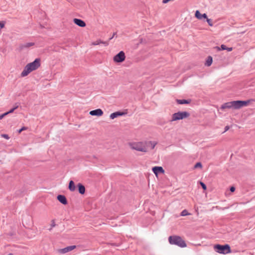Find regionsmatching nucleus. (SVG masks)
<instances>
[{"instance_id": "1", "label": "nucleus", "mask_w": 255, "mask_h": 255, "mask_svg": "<svg viewBox=\"0 0 255 255\" xmlns=\"http://www.w3.org/2000/svg\"><path fill=\"white\" fill-rule=\"evenodd\" d=\"M157 142L155 141H142L131 142L128 143L129 147L132 150H135L142 152H147L148 148L152 149Z\"/></svg>"}, {"instance_id": "2", "label": "nucleus", "mask_w": 255, "mask_h": 255, "mask_svg": "<svg viewBox=\"0 0 255 255\" xmlns=\"http://www.w3.org/2000/svg\"><path fill=\"white\" fill-rule=\"evenodd\" d=\"M40 66V60L36 59L33 62L27 64L21 73L22 77L27 76L31 72L37 69Z\"/></svg>"}, {"instance_id": "3", "label": "nucleus", "mask_w": 255, "mask_h": 255, "mask_svg": "<svg viewBox=\"0 0 255 255\" xmlns=\"http://www.w3.org/2000/svg\"><path fill=\"white\" fill-rule=\"evenodd\" d=\"M168 241L170 244L176 245L180 248H185L187 246L185 242L178 236H170L168 238Z\"/></svg>"}, {"instance_id": "4", "label": "nucleus", "mask_w": 255, "mask_h": 255, "mask_svg": "<svg viewBox=\"0 0 255 255\" xmlns=\"http://www.w3.org/2000/svg\"><path fill=\"white\" fill-rule=\"evenodd\" d=\"M215 251L219 254H227L231 253L230 247L229 245H216L214 247Z\"/></svg>"}, {"instance_id": "5", "label": "nucleus", "mask_w": 255, "mask_h": 255, "mask_svg": "<svg viewBox=\"0 0 255 255\" xmlns=\"http://www.w3.org/2000/svg\"><path fill=\"white\" fill-rule=\"evenodd\" d=\"M190 114L187 112H178L172 115L171 122H174L188 118Z\"/></svg>"}, {"instance_id": "6", "label": "nucleus", "mask_w": 255, "mask_h": 255, "mask_svg": "<svg viewBox=\"0 0 255 255\" xmlns=\"http://www.w3.org/2000/svg\"><path fill=\"white\" fill-rule=\"evenodd\" d=\"M254 100L250 99L247 101H233V106L234 109H239L243 107L248 106Z\"/></svg>"}, {"instance_id": "7", "label": "nucleus", "mask_w": 255, "mask_h": 255, "mask_svg": "<svg viewBox=\"0 0 255 255\" xmlns=\"http://www.w3.org/2000/svg\"><path fill=\"white\" fill-rule=\"evenodd\" d=\"M126 55L123 51H120L113 57V60L116 63H122L125 60Z\"/></svg>"}, {"instance_id": "8", "label": "nucleus", "mask_w": 255, "mask_h": 255, "mask_svg": "<svg viewBox=\"0 0 255 255\" xmlns=\"http://www.w3.org/2000/svg\"><path fill=\"white\" fill-rule=\"evenodd\" d=\"M76 248V246H71L67 247H66L63 249L58 250V253L60 254H65L70 251H71Z\"/></svg>"}, {"instance_id": "9", "label": "nucleus", "mask_w": 255, "mask_h": 255, "mask_svg": "<svg viewBox=\"0 0 255 255\" xmlns=\"http://www.w3.org/2000/svg\"><path fill=\"white\" fill-rule=\"evenodd\" d=\"M89 114L91 116H95L100 117L103 115V112L101 109H98L90 111Z\"/></svg>"}, {"instance_id": "10", "label": "nucleus", "mask_w": 255, "mask_h": 255, "mask_svg": "<svg viewBox=\"0 0 255 255\" xmlns=\"http://www.w3.org/2000/svg\"><path fill=\"white\" fill-rule=\"evenodd\" d=\"M152 171L156 176L158 175L159 173H164V170L162 167L155 166L152 168Z\"/></svg>"}, {"instance_id": "11", "label": "nucleus", "mask_w": 255, "mask_h": 255, "mask_svg": "<svg viewBox=\"0 0 255 255\" xmlns=\"http://www.w3.org/2000/svg\"><path fill=\"white\" fill-rule=\"evenodd\" d=\"M73 21L75 24L78 25L79 26L84 27L86 26L85 22L81 19H78V18H74L73 19Z\"/></svg>"}, {"instance_id": "12", "label": "nucleus", "mask_w": 255, "mask_h": 255, "mask_svg": "<svg viewBox=\"0 0 255 255\" xmlns=\"http://www.w3.org/2000/svg\"><path fill=\"white\" fill-rule=\"evenodd\" d=\"M195 16L197 18L200 20H201L203 18H207V17L206 13L201 14L199 10L196 11Z\"/></svg>"}, {"instance_id": "13", "label": "nucleus", "mask_w": 255, "mask_h": 255, "mask_svg": "<svg viewBox=\"0 0 255 255\" xmlns=\"http://www.w3.org/2000/svg\"><path fill=\"white\" fill-rule=\"evenodd\" d=\"M100 44H103L105 46H107L109 45V42L108 41H103L101 40V39H98L95 41L92 42L91 44V45L95 46V45H99Z\"/></svg>"}, {"instance_id": "14", "label": "nucleus", "mask_w": 255, "mask_h": 255, "mask_svg": "<svg viewBox=\"0 0 255 255\" xmlns=\"http://www.w3.org/2000/svg\"><path fill=\"white\" fill-rule=\"evenodd\" d=\"M57 200L62 204L66 205L67 204V201L66 197L64 195H59L57 196Z\"/></svg>"}, {"instance_id": "15", "label": "nucleus", "mask_w": 255, "mask_h": 255, "mask_svg": "<svg viewBox=\"0 0 255 255\" xmlns=\"http://www.w3.org/2000/svg\"><path fill=\"white\" fill-rule=\"evenodd\" d=\"M221 108V109H223V110L225 109L233 108V101L227 102V103L224 104L223 105H222Z\"/></svg>"}, {"instance_id": "16", "label": "nucleus", "mask_w": 255, "mask_h": 255, "mask_svg": "<svg viewBox=\"0 0 255 255\" xmlns=\"http://www.w3.org/2000/svg\"><path fill=\"white\" fill-rule=\"evenodd\" d=\"M124 114V113L123 112H116L111 114L110 116V118L113 120V119H114L115 118H116L119 116H123Z\"/></svg>"}, {"instance_id": "17", "label": "nucleus", "mask_w": 255, "mask_h": 255, "mask_svg": "<svg viewBox=\"0 0 255 255\" xmlns=\"http://www.w3.org/2000/svg\"><path fill=\"white\" fill-rule=\"evenodd\" d=\"M68 189L72 192H73L76 189V186H75V183L74 182H73V181L72 180H71L70 182H69V186H68Z\"/></svg>"}, {"instance_id": "18", "label": "nucleus", "mask_w": 255, "mask_h": 255, "mask_svg": "<svg viewBox=\"0 0 255 255\" xmlns=\"http://www.w3.org/2000/svg\"><path fill=\"white\" fill-rule=\"evenodd\" d=\"M77 186L78 187L79 192L81 194H84L85 192V188L84 186L81 183H79Z\"/></svg>"}, {"instance_id": "19", "label": "nucleus", "mask_w": 255, "mask_h": 255, "mask_svg": "<svg viewBox=\"0 0 255 255\" xmlns=\"http://www.w3.org/2000/svg\"><path fill=\"white\" fill-rule=\"evenodd\" d=\"M216 48L218 50H227L228 51H231L233 50V48L232 47L228 48V47H226V45H225L224 44L221 45L220 48L219 47H216Z\"/></svg>"}, {"instance_id": "20", "label": "nucleus", "mask_w": 255, "mask_h": 255, "mask_svg": "<svg viewBox=\"0 0 255 255\" xmlns=\"http://www.w3.org/2000/svg\"><path fill=\"white\" fill-rule=\"evenodd\" d=\"M178 104H187L190 103V101L186 100H176Z\"/></svg>"}, {"instance_id": "21", "label": "nucleus", "mask_w": 255, "mask_h": 255, "mask_svg": "<svg viewBox=\"0 0 255 255\" xmlns=\"http://www.w3.org/2000/svg\"><path fill=\"white\" fill-rule=\"evenodd\" d=\"M212 58L211 56H209L206 61V65L207 66H210L212 63Z\"/></svg>"}, {"instance_id": "22", "label": "nucleus", "mask_w": 255, "mask_h": 255, "mask_svg": "<svg viewBox=\"0 0 255 255\" xmlns=\"http://www.w3.org/2000/svg\"><path fill=\"white\" fill-rule=\"evenodd\" d=\"M188 215H190V214L188 213V212H187V211L186 210H183L182 211V212L181 213V216H187Z\"/></svg>"}, {"instance_id": "23", "label": "nucleus", "mask_w": 255, "mask_h": 255, "mask_svg": "<svg viewBox=\"0 0 255 255\" xmlns=\"http://www.w3.org/2000/svg\"><path fill=\"white\" fill-rule=\"evenodd\" d=\"M18 106L17 105L15 106L14 108H13L12 109L10 110L8 112H6V113H7V115H8L9 114L13 113L14 112V111L18 108Z\"/></svg>"}, {"instance_id": "24", "label": "nucleus", "mask_w": 255, "mask_h": 255, "mask_svg": "<svg viewBox=\"0 0 255 255\" xmlns=\"http://www.w3.org/2000/svg\"><path fill=\"white\" fill-rule=\"evenodd\" d=\"M202 164L200 162H197L196 163V164L194 166V167L195 168H202Z\"/></svg>"}, {"instance_id": "25", "label": "nucleus", "mask_w": 255, "mask_h": 255, "mask_svg": "<svg viewBox=\"0 0 255 255\" xmlns=\"http://www.w3.org/2000/svg\"><path fill=\"white\" fill-rule=\"evenodd\" d=\"M206 19H207V21L208 24L211 26H213V23H212V20L211 19L208 18L207 17Z\"/></svg>"}, {"instance_id": "26", "label": "nucleus", "mask_w": 255, "mask_h": 255, "mask_svg": "<svg viewBox=\"0 0 255 255\" xmlns=\"http://www.w3.org/2000/svg\"><path fill=\"white\" fill-rule=\"evenodd\" d=\"M200 184L204 190H206L207 187L206 185L202 182H200Z\"/></svg>"}, {"instance_id": "27", "label": "nucleus", "mask_w": 255, "mask_h": 255, "mask_svg": "<svg viewBox=\"0 0 255 255\" xmlns=\"http://www.w3.org/2000/svg\"><path fill=\"white\" fill-rule=\"evenodd\" d=\"M27 129V127H22L21 128H20V129L18 130V133H21L23 130H26Z\"/></svg>"}, {"instance_id": "28", "label": "nucleus", "mask_w": 255, "mask_h": 255, "mask_svg": "<svg viewBox=\"0 0 255 255\" xmlns=\"http://www.w3.org/2000/svg\"><path fill=\"white\" fill-rule=\"evenodd\" d=\"M55 222L54 220H52L51 221V228L49 229V230H51L52 228L54 227L55 226Z\"/></svg>"}, {"instance_id": "29", "label": "nucleus", "mask_w": 255, "mask_h": 255, "mask_svg": "<svg viewBox=\"0 0 255 255\" xmlns=\"http://www.w3.org/2000/svg\"><path fill=\"white\" fill-rule=\"evenodd\" d=\"M6 115H7V113H4L3 114L0 115V120L2 119Z\"/></svg>"}, {"instance_id": "30", "label": "nucleus", "mask_w": 255, "mask_h": 255, "mask_svg": "<svg viewBox=\"0 0 255 255\" xmlns=\"http://www.w3.org/2000/svg\"><path fill=\"white\" fill-rule=\"evenodd\" d=\"M2 137H4L6 139H8L9 138V136L7 134H3L1 135Z\"/></svg>"}, {"instance_id": "31", "label": "nucleus", "mask_w": 255, "mask_h": 255, "mask_svg": "<svg viewBox=\"0 0 255 255\" xmlns=\"http://www.w3.org/2000/svg\"><path fill=\"white\" fill-rule=\"evenodd\" d=\"M230 191L232 192H233L235 191V188L234 187V186H232L231 188H230Z\"/></svg>"}, {"instance_id": "32", "label": "nucleus", "mask_w": 255, "mask_h": 255, "mask_svg": "<svg viewBox=\"0 0 255 255\" xmlns=\"http://www.w3.org/2000/svg\"><path fill=\"white\" fill-rule=\"evenodd\" d=\"M229 128H229V127L228 126H227L225 127V131H224V132H226V131H227V130H229Z\"/></svg>"}, {"instance_id": "33", "label": "nucleus", "mask_w": 255, "mask_h": 255, "mask_svg": "<svg viewBox=\"0 0 255 255\" xmlns=\"http://www.w3.org/2000/svg\"><path fill=\"white\" fill-rule=\"evenodd\" d=\"M8 255H12V254H9Z\"/></svg>"}]
</instances>
